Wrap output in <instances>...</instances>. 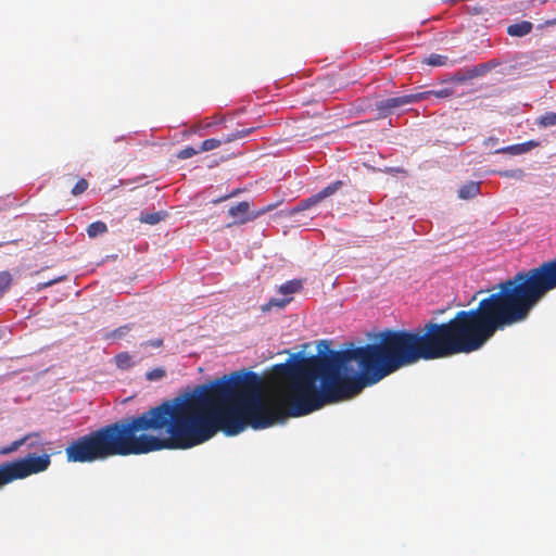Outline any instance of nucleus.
Segmentation results:
<instances>
[{"label": "nucleus", "mask_w": 556, "mask_h": 556, "mask_svg": "<svg viewBox=\"0 0 556 556\" xmlns=\"http://www.w3.org/2000/svg\"><path fill=\"white\" fill-rule=\"evenodd\" d=\"M459 352L471 350H317L316 355L274 365L267 399L262 378L248 370L200 384L166 403L189 450L218 431L237 435L247 426L265 429L286 417L352 400L403 366Z\"/></svg>", "instance_id": "obj_1"}, {"label": "nucleus", "mask_w": 556, "mask_h": 556, "mask_svg": "<svg viewBox=\"0 0 556 556\" xmlns=\"http://www.w3.org/2000/svg\"><path fill=\"white\" fill-rule=\"evenodd\" d=\"M161 450H186L166 401L77 438L66 446L65 455L68 463L86 464Z\"/></svg>", "instance_id": "obj_2"}, {"label": "nucleus", "mask_w": 556, "mask_h": 556, "mask_svg": "<svg viewBox=\"0 0 556 556\" xmlns=\"http://www.w3.org/2000/svg\"><path fill=\"white\" fill-rule=\"evenodd\" d=\"M498 288L476 308L458 311L447 323H427L430 348H482L496 331L526 320L535 304L518 273Z\"/></svg>", "instance_id": "obj_3"}, {"label": "nucleus", "mask_w": 556, "mask_h": 556, "mask_svg": "<svg viewBox=\"0 0 556 556\" xmlns=\"http://www.w3.org/2000/svg\"><path fill=\"white\" fill-rule=\"evenodd\" d=\"M367 341L363 339L345 341L341 349H417L430 348L427 324L416 331L392 330L368 331Z\"/></svg>", "instance_id": "obj_4"}, {"label": "nucleus", "mask_w": 556, "mask_h": 556, "mask_svg": "<svg viewBox=\"0 0 556 556\" xmlns=\"http://www.w3.org/2000/svg\"><path fill=\"white\" fill-rule=\"evenodd\" d=\"M518 275L536 306L548 292L556 289V256Z\"/></svg>", "instance_id": "obj_5"}, {"label": "nucleus", "mask_w": 556, "mask_h": 556, "mask_svg": "<svg viewBox=\"0 0 556 556\" xmlns=\"http://www.w3.org/2000/svg\"><path fill=\"white\" fill-rule=\"evenodd\" d=\"M51 458L49 454L28 456L0 465V486L14 480L24 479L30 475L39 473L49 468Z\"/></svg>", "instance_id": "obj_6"}, {"label": "nucleus", "mask_w": 556, "mask_h": 556, "mask_svg": "<svg viewBox=\"0 0 556 556\" xmlns=\"http://www.w3.org/2000/svg\"><path fill=\"white\" fill-rule=\"evenodd\" d=\"M426 96V92H421L383 99L376 103V109L382 116H387L404 105L416 103L425 99Z\"/></svg>", "instance_id": "obj_7"}, {"label": "nucleus", "mask_w": 556, "mask_h": 556, "mask_svg": "<svg viewBox=\"0 0 556 556\" xmlns=\"http://www.w3.org/2000/svg\"><path fill=\"white\" fill-rule=\"evenodd\" d=\"M271 207V205H268L257 212H251L249 202H239L228 210V216L232 218V223L228 226L245 224L247 222L253 220L266 212H269Z\"/></svg>", "instance_id": "obj_8"}, {"label": "nucleus", "mask_w": 556, "mask_h": 556, "mask_svg": "<svg viewBox=\"0 0 556 556\" xmlns=\"http://www.w3.org/2000/svg\"><path fill=\"white\" fill-rule=\"evenodd\" d=\"M540 141L538 140H529L522 143L511 144L503 148H498L494 151L496 154H509V155H520L528 153L532 149L540 147Z\"/></svg>", "instance_id": "obj_9"}, {"label": "nucleus", "mask_w": 556, "mask_h": 556, "mask_svg": "<svg viewBox=\"0 0 556 556\" xmlns=\"http://www.w3.org/2000/svg\"><path fill=\"white\" fill-rule=\"evenodd\" d=\"M533 28V24L529 21H521L507 27V34L513 37H523Z\"/></svg>", "instance_id": "obj_10"}, {"label": "nucleus", "mask_w": 556, "mask_h": 556, "mask_svg": "<svg viewBox=\"0 0 556 556\" xmlns=\"http://www.w3.org/2000/svg\"><path fill=\"white\" fill-rule=\"evenodd\" d=\"M480 193V182L469 181L463 185L458 189V198L463 200H469L477 197Z\"/></svg>", "instance_id": "obj_11"}, {"label": "nucleus", "mask_w": 556, "mask_h": 556, "mask_svg": "<svg viewBox=\"0 0 556 556\" xmlns=\"http://www.w3.org/2000/svg\"><path fill=\"white\" fill-rule=\"evenodd\" d=\"M31 437H38V433L26 434L23 438L13 441L10 445L4 446L0 450L1 455H8L17 451L23 444H25Z\"/></svg>", "instance_id": "obj_12"}, {"label": "nucleus", "mask_w": 556, "mask_h": 556, "mask_svg": "<svg viewBox=\"0 0 556 556\" xmlns=\"http://www.w3.org/2000/svg\"><path fill=\"white\" fill-rule=\"evenodd\" d=\"M87 235L89 238H96L98 236H101V235H104L108 232V226L102 220H97V222H93L91 223L88 227H87Z\"/></svg>", "instance_id": "obj_13"}, {"label": "nucleus", "mask_w": 556, "mask_h": 556, "mask_svg": "<svg viewBox=\"0 0 556 556\" xmlns=\"http://www.w3.org/2000/svg\"><path fill=\"white\" fill-rule=\"evenodd\" d=\"M342 186H343V181L337 180V181L328 185L324 189H321L319 192L316 193V195H317L318 200L321 202L326 198L334 194Z\"/></svg>", "instance_id": "obj_14"}, {"label": "nucleus", "mask_w": 556, "mask_h": 556, "mask_svg": "<svg viewBox=\"0 0 556 556\" xmlns=\"http://www.w3.org/2000/svg\"><path fill=\"white\" fill-rule=\"evenodd\" d=\"M334 341L330 339L315 340L311 342H304L295 348L308 349V348H317V349H329L333 348Z\"/></svg>", "instance_id": "obj_15"}, {"label": "nucleus", "mask_w": 556, "mask_h": 556, "mask_svg": "<svg viewBox=\"0 0 556 556\" xmlns=\"http://www.w3.org/2000/svg\"><path fill=\"white\" fill-rule=\"evenodd\" d=\"M114 361H115V364L116 366L122 369V370H126V369H129L130 367H132L134 365V362L131 359V356L127 353V352H122V353H118L115 357H114Z\"/></svg>", "instance_id": "obj_16"}, {"label": "nucleus", "mask_w": 556, "mask_h": 556, "mask_svg": "<svg viewBox=\"0 0 556 556\" xmlns=\"http://www.w3.org/2000/svg\"><path fill=\"white\" fill-rule=\"evenodd\" d=\"M302 289L301 280H290L279 287V292L283 295L292 294Z\"/></svg>", "instance_id": "obj_17"}, {"label": "nucleus", "mask_w": 556, "mask_h": 556, "mask_svg": "<svg viewBox=\"0 0 556 556\" xmlns=\"http://www.w3.org/2000/svg\"><path fill=\"white\" fill-rule=\"evenodd\" d=\"M292 298L276 299L271 298L266 304L262 305V311L267 312L273 307L283 308L291 302Z\"/></svg>", "instance_id": "obj_18"}, {"label": "nucleus", "mask_w": 556, "mask_h": 556, "mask_svg": "<svg viewBox=\"0 0 556 556\" xmlns=\"http://www.w3.org/2000/svg\"><path fill=\"white\" fill-rule=\"evenodd\" d=\"M536 124L543 128L556 126V113L546 112L545 114L538 118Z\"/></svg>", "instance_id": "obj_19"}, {"label": "nucleus", "mask_w": 556, "mask_h": 556, "mask_svg": "<svg viewBox=\"0 0 556 556\" xmlns=\"http://www.w3.org/2000/svg\"><path fill=\"white\" fill-rule=\"evenodd\" d=\"M425 63L431 66H444L448 64V58L446 55L432 53L425 60Z\"/></svg>", "instance_id": "obj_20"}, {"label": "nucleus", "mask_w": 556, "mask_h": 556, "mask_svg": "<svg viewBox=\"0 0 556 556\" xmlns=\"http://www.w3.org/2000/svg\"><path fill=\"white\" fill-rule=\"evenodd\" d=\"M320 203L316 194H313L312 197L302 200L296 207H294L293 212H302L304 210H307L316 204Z\"/></svg>", "instance_id": "obj_21"}, {"label": "nucleus", "mask_w": 556, "mask_h": 556, "mask_svg": "<svg viewBox=\"0 0 556 556\" xmlns=\"http://www.w3.org/2000/svg\"><path fill=\"white\" fill-rule=\"evenodd\" d=\"M163 218L161 212L141 214L139 220L144 224L155 225Z\"/></svg>", "instance_id": "obj_22"}, {"label": "nucleus", "mask_w": 556, "mask_h": 556, "mask_svg": "<svg viewBox=\"0 0 556 556\" xmlns=\"http://www.w3.org/2000/svg\"><path fill=\"white\" fill-rule=\"evenodd\" d=\"M223 142H224V139L223 140L215 139V138L206 139V140L202 141L199 151L206 152V151L214 150L216 148H219Z\"/></svg>", "instance_id": "obj_23"}, {"label": "nucleus", "mask_w": 556, "mask_h": 556, "mask_svg": "<svg viewBox=\"0 0 556 556\" xmlns=\"http://www.w3.org/2000/svg\"><path fill=\"white\" fill-rule=\"evenodd\" d=\"M252 130H253V128H244V129L237 130L236 132L227 135L224 138V142L225 143H229V142H232V141H235L237 139L244 138L245 136L250 135L252 132Z\"/></svg>", "instance_id": "obj_24"}, {"label": "nucleus", "mask_w": 556, "mask_h": 556, "mask_svg": "<svg viewBox=\"0 0 556 556\" xmlns=\"http://www.w3.org/2000/svg\"><path fill=\"white\" fill-rule=\"evenodd\" d=\"M12 277L8 271L0 273V296L10 288Z\"/></svg>", "instance_id": "obj_25"}, {"label": "nucleus", "mask_w": 556, "mask_h": 556, "mask_svg": "<svg viewBox=\"0 0 556 556\" xmlns=\"http://www.w3.org/2000/svg\"><path fill=\"white\" fill-rule=\"evenodd\" d=\"M88 186H89L88 181L85 178H80L76 182V185L73 187L72 194L74 197L80 195L81 193H84L87 190Z\"/></svg>", "instance_id": "obj_26"}, {"label": "nucleus", "mask_w": 556, "mask_h": 556, "mask_svg": "<svg viewBox=\"0 0 556 556\" xmlns=\"http://www.w3.org/2000/svg\"><path fill=\"white\" fill-rule=\"evenodd\" d=\"M198 153H200L199 150H197L192 147H185L177 153V157L180 160H186V159H190V157L197 155Z\"/></svg>", "instance_id": "obj_27"}, {"label": "nucleus", "mask_w": 556, "mask_h": 556, "mask_svg": "<svg viewBox=\"0 0 556 556\" xmlns=\"http://www.w3.org/2000/svg\"><path fill=\"white\" fill-rule=\"evenodd\" d=\"M165 376L163 368H154L146 374V378L150 381L162 379Z\"/></svg>", "instance_id": "obj_28"}, {"label": "nucleus", "mask_w": 556, "mask_h": 556, "mask_svg": "<svg viewBox=\"0 0 556 556\" xmlns=\"http://www.w3.org/2000/svg\"><path fill=\"white\" fill-rule=\"evenodd\" d=\"M130 330V327L129 326H122L117 329H115L114 331H112L110 334H108V338L109 339H119L122 338L123 336H125L126 333H128Z\"/></svg>", "instance_id": "obj_29"}, {"label": "nucleus", "mask_w": 556, "mask_h": 556, "mask_svg": "<svg viewBox=\"0 0 556 556\" xmlns=\"http://www.w3.org/2000/svg\"><path fill=\"white\" fill-rule=\"evenodd\" d=\"M500 175L505 178H521L523 176V170L520 168L508 169V170L500 172Z\"/></svg>", "instance_id": "obj_30"}, {"label": "nucleus", "mask_w": 556, "mask_h": 556, "mask_svg": "<svg viewBox=\"0 0 556 556\" xmlns=\"http://www.w3.org/2000/svg\"><path fill=\"white\" fill-rule=\"evenodd\" d=\"M238 193H239V190H233V191H232V192H230L229 194H226V195H224V197H220V198H218L217 200H214L213 202H214V203H219V202H222V201H224V200H227V199H229V198H232V197L237 195Z\"/></svg>", "instance_id": "obj_31"}, {"label": "nucleus", "mask_w": 556, "mask_h": 556, "mask_svg": "<svg viewBox=\"0 0 556 556\" xmlns=\"http://www.w3.org/2000/svg\"><path fill=\"white\" fill-rule=\"evenodd\" d=\"M60 280H61V278L52 279V280H50V281H47V282H45V283L39 285L38 289L40 290V289H42V288L50 287V286H52L53 283L59 282Z\"/></svg>", "instance_id": "obj_32"}, {"label": "nucleus", "mask_w": 556, "mask_h": 556, "mask_svg": "<svg viewBox=\"0 0 556 556\" xmlns=\"http://www.w3.org/2000/svg\"><path fill=\"white\" fill-rule=\"evenodd\" d=\"M163 344V341L161 339L151 341L152 348H160Z\"/></svg>", "instance_id": "obj_33"}, {"label": "nucleus", "mask_w": 556, "mask_h": 556, "mask_svg": "<svg viewBox=\"0 0 556 556\" xmlns=\"http://www.w3.org/2000/svg\"><path fill=\"white\" fill-rule=\"evenodd\" d=\"M488 142H491V144H494V143L497 142V138H492L491 137V138L488 139Z\"/></svg>", "instance_id": "obj_34"}, {"label": "nucleus", "mask_w": 556, "mask_h": 556, "mask_svg": "<svg viewBox=\"0 0 556 556\" xmlns=\"http://www.w3.org/2000/svg\"><path fill=\"white\" fill-rule=\"evenodd\" d=\"M282 351L286 352V353H289L291 350L286 349V350H282Z\"/></svg>", "instance_id": "obj_35"}, {"label": "nucleus", "mask_w": 556, "mask_h": 556, "mask_svg": "<svg viewBox=\"0 0 556 556\" xmlns=\"http://www.w3.org/2000/svg\"><path fill=\"white\" fill-rule=\"evenodd\" d=\"M2 245V243H0V247Z\"/></svg>", "instance_id": "obj_36"}]
</instances>
